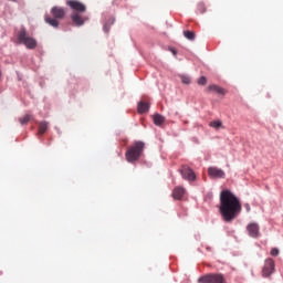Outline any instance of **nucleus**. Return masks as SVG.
<instances>
[{"mask_svg": "<svg viewBox=\"0 0 283 283\" xmlns=\"http://www.w3.org/2000/svg\"><path fill=\"white\" fill-rule=\"evenodd\" d=\"M219 211L224 222H233L242 211V203L233 192L230 190H223L220 193Z\"/></svg>", "mask_w": 283, "mask_h": 283, "instance_id": "obj_1", "label": "nucleus"}, {"mask_svg": "<svg viewBox=\"0 0 283 283\" xmlns=\"http://www.w3.org/2000/svg\"><path fill=\"white\" fill-rule=\"evenodd\" d=\"M66 6L71 8L74 12L71 14V20L73 23L77 27L84 25V23L87 21V18H83V12L87 10V7H85L84 3L77 0H67Z\"/></svg>", "mask_w": 283, "mask_h": 283, "instance_id": "obj_2", "label": "nucleus"}, {"mask_svg": "<svg viewBox=\"0 0 283 283\" xmlns=\"http://www.w3.org/2000/svg\"><path fill=\"white\" fill-rule=\"evenodd\" d=\"M145 150V143L135 142L130 145L126 150V160L127 163H136L143 156V151Z\"/></svg>", "mask_w": 283, "mask_h": 283, "instance_id": "obj_3", "label": "nucleus"}, {"mask_svg": "<svg viewBox=\"0 0 283 283\" xmlns=\"http://www.w3.org/2000/svg\"><path fill=\"white\" fill-rule=\"evenodd\" d=\"M51 14L52 17H50V14H46L44 17V21L45 23H48V25H51V28H59L61 19L65 18V9L61 8V7H53L51 9Z\"/></svg>", "mask_w": 283, "mask_h": 283, "instance_id": "obj_4", "label": "nucleus"}, {"mask_svg": "<svg viewBox=\"0 0 283 283\" xmlns=\"http://www.w3.org/2000/svg\"><path fill=\"white\" fill-rule=\"evenodd\" d=\"M18 41L19 43H22V45H25L28 50H34L36 48V41L34 40V38L28 35V31L25 30V28H22L18 32Z\"/></svg>", "mask_w": 283, "mask_h": 283, "instance_id": "obj_5", "label": "nucleus"}, {"mask_svg": "<svg viewBox=\"0 0 283 283\" xmlns=\"http://www.w3.org/2000/svg\"><path fill=\"white\" fill-rule=\"evenodd\" d=\"M199 283H227V279H224L223 274H206L198 279Z\"/></svg>", "mask_w": 283, "mask_h": 283, "instance_id": "obj_6", "label": "nucleus"}, {"mask_svg": "<svg viewBox=\"0 0 283 283\" xmlns=\"http://www.w3.org/2000/svg\"><path fill=\"white\" fill-rule=\"evenodd\" d=\"M273 271H275V261L273 259H266L262 270L263 277H269Z\"/></svg>", "mask_w": 283, "mask_h": 283, "instance_id": "obj_7", "label": "nucleus"}, {"mask_svg": "<svg viewBox=\"0 0 283 283\" xmlns=\"http://www.w3.org/2000/svg\"><path fill=\"white\" fill-rule=\"evenodd\" d=\"M180 174L185 180H189L190 182L196 180V172H193V169H191L189 166H182Z\"/></svg>", "mask_w": 283, "mask_h": 283, "instance_id": "obj_8", "label": "nucleus"}, {"mask_svg": "<svg viewBox=\"0 0 283 283\" xmlns=\"http://www.w3.org/2000/svg\"><path fill=\"white\" fill-rule=\"evenodd\" d=\"M248 235L250 238H260V224L253 222L247 226Z\"/></svg>", "mask_w": 283, "mask_h": 283, "instance_id": "obj_9", "label": "nucleus"}, {"mask_svg": "<svg viewBox=\"0 0 283 283\" xmlns=\"http://www.w3.org/2000/svg\"><path fill=\"white\" fill-rule=\"evenodd\" d=\"M208 176H210V178H224L226 174L224 170L218 167H210L208 168Z\"/></svg>", "mask_w": 283, "mask_h": 283, "instance_id": "obj_10", "label": "nucleus"}, {"mask_svg": "<svg viewBox=\"0 0 283 283\" xmlns=\"http://www.w3.org/2000/svg\"><path fill=\"white\" fill-rule=\"evenodd\" d=\"M207 92H216L217 94H221L222 96H224V94H227V91L216 84L209 85L207 87Z\"/></svg>", "mask_w": 283, "mask_h": 283, "instance_id": "obj_11", "label": "nucleus"}, {"mask_svg": "<svg viewBox=\"0 0 283 283\" xmlns=\"http://www.w3.org/2000/svg\"><path fill=\"white\" fill-rule=\"evenodd\" d=\"M138 114H147L149 112V103L147 102H139L137 105Z\"/></svg>", "mask_w": 283, "mask_h": 283, "instance_id": "obj_12", "label": "nucleus"}, {"mask_svg": "<svg viewBox=\"0 0 283 283\" xmlns=\"http://www.w3.org/2000/svg\"><path fill=\"white\" fill-rule=\"evenodd\" d=\"M182 196H185V188L176 187L172 191V197L175 200H181Z\"/></svg>", "mask_w": 283, "mask_h": 283, "instance_id": "obj_13", "label": "nucleus"}, {"mask_svg": "<svg viewBox=\"0 0 283 283\" xmlns=\"http://www.w3.org/2000/svg\"><path fill=\"white\" fill-rule=\"evenodd\" d=\"M153 120H154V124L157 125V127H160V125H163V123H165V116H163L160 114H155L153 116Z\"/></svg>", "mask_w": 283, "mask_h": 283, "instance_id": "obj_14", "label": "nucleus"}, {"mask_svg": "<svg viewBox=\"0 0 283 283\" xmlns=\"http://www.w3.org/2000/svg\"><path fill=\"white\" fill-rule=\"evenodd\" d=\"M184 36L188 39V41H193V39H196V33L192 31H184Z\"/></svg>", "mask_w": 283, "mask_h": 283, "instance_id": "obj_15", "label": "nucleus"}, {"mask_svg": "<svg viewBox=\"0 0 283 283\" xmlns=\"http://www.w3.org/2000/svg\"><path fill=\"white\" fill-rule=\"evenodd\" d=\"M48 132V122H41L39 124V134H44Z\"/></svg>", "mask_w": 283, "mask_h": 283, "instance_id": "obj_16", "label": "nucleus"}, {"mask_svg": "<svg viewBox=\"0 0 283 283\" xmlns=\"http://www.w3.org/2000/svg\"><path fill=\"white\" fill-rule=\"evenodd\" d=\"M30 118H31V116L27 114L23 117L19 118V123L22 125H28V123H30Z\"/></svg>", "mask_w": 283, "mask_h": 283, "instance_id": "obj_17", "label": "nucleus"}, {"mask_svg": "<svg viewBox=\"0 0 283 283\" xmlns=\"http://www.w3.org/2000/svg\"><path fill=\"white\" fill-rule=\"evenodd\" d=\"M180 78L184 85H189L191 83V77H189L188 75H181Z\"/></svg>", "mask_w": 283, "mask_h": 283, "instance_id": "obj_18", "label": "nucleus"}, {"mask_svg": "<svg viewBox=\"0 0 283 283\" xmlns=\"http://www.w3.org/2000/svg\"><path fill=\"white\" fill-rule=\"evenodd\" d=\"M210 127H213L214 129H220V127H222V122L213 120L210 123Z\"/></svg>", "mask_w": 283, "mask_h": 283, "instance_id": "obj_19", "label": "nucleus"}, {"mask_svg": "<svg viewBox=\"0 0 283 283\" xmlns=\"http://www.w3.org/2000/svg\"><path fill=\"white\" fill-rule=\"evenodd\" d=\"M197 83L198 85H207V77L205 76L199 77Z\"/></svg>", "mask_w": 283, "mask_h": 283, "instance_id": "obj_20", "label": "nucleus"}, {"mask_svg": "<svg viewBox=\"0 0 283 283\" xmlns=\"http://www.w3.org/2000/svg\"><path fill=\"white\" fill-rule=\"evenodd\" d=\"M271 255H273L274 258H276V255H280V250H277L276 248L271 250Z\"/></svg>", "mask_w": 283, "mask_h": 283, "instance_id": "obj_21", "label": "nucleus"}, {"mask_svg": "<svg viewBox=\"0 0 283 283\" xmlns=\"http://www.w3.org/2000/svg\"><path fill=\"white\" fill-rule=\"evenodd\" d=\"M244 209L249 213V211H251V206L249 203H245Z\"/></svg>", "mask_w": 283, "mask_h": 283, "instance_id": "obj_22", "label": "nucleus"}, {"mask_svg": "<svg viewBox=\"0 0 283 283\" xmlns=\"http://www.w3.org/2000/svg\"><path fill=\"white\" fill-rule=\"evenodd\" d=\"M170 52L174 54V56H176V54H178V52L176 51V49H170Z\"/></svg>", "mask_w": 283, "mask_h": 283, "instance_id": "obj_23", "label": "nucleus"}, {"mask_svg": "<svg viewBox=\"0 0 283 283\" xmlns=\"http://www.w3.org/2000/svg\"><path fill=\"white\" fill-rule=\"evenodd\" d=\"M104 30H105L106 32H109V29H107V27H104Z\"/></svg>", "mask_w": 283, "mask_h": 283, "instance_id": "obj_24", "label": "nucleus"}, {"mask_svg": "<svg viewBox=\"0 0 283 283\" xmlns=\"http://www.w3.org/2000/svg\"><path fill=\"white\" fill-rule=\"evenodd\" d=\"M9 1H13V2H14V1H17V0H9Z\"/></svg>", "mask_w": 283, "mask_h": 283, "instance_id": "obj_25", "label": "nucleus"}]
</instances>
